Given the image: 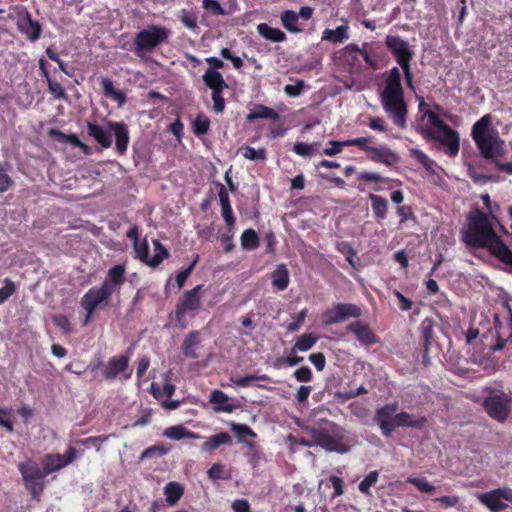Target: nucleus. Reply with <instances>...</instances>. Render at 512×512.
<instances>
[{
  "mask_svg": "<svg viewBox=\"0 0 512 512\" xmlns=\"http://www.w3.org/2000/svg\"><path fill=\"white\" fill-rule=\"evenodd\" d=\"M372 137H358L353 139H348L349 146H356L359 149L365 151L366 153L372 148L369 143L371 142Z\"/></svg>",
  "mask_w": 512,
  "mask_h": 512,
  "instance_id": "0e129e2a",
  "label": "nucleus"
},
{
  "mask_svg": "<svg viewBox=\"0 0 512 512\" xmlns=\"http://www.w3.org/2000/svg\"><path fill=\"white\" fill-rule=\"evenodd\" d=\"M358 180L362 181V182H374V183L388 181L387 178L382 177L380 174L375 173V172H368V171L361 172L358 175Z\"/></svg>",
  "mask_w": 512,
  "mask_h": 512,
  "instance_id": "69168bd1",
  "label": "nucleus"
},
{
  "mask_svg": "<svg viewBox=\"0 0 512 512\" xmlns=\"http://www.w3.org/2000/svg\"><path fill=\"white\" fill-rule=\"evenodd\" d=\"M293 376L299 382H310L313 378L312 371L308 366H302L294 371Z\"/></svg>",
  "mask_w": 512,
  "mask_h": 512,
  "instance_id": "774afa93",
  "label": "nucleus"
},
{
  "mask_svg": "<svg viewBox=\"0 0 512 512\" xmlns=\"http://www.w3.org/2000/svg\"><path fill=\"white\" fill-rule=\"evenodd\" d=\"M163 434H164V436H166L167 438L172 439V440H181L183 438H188V439L202 438L201 435L186 429L182 425L170 426L164 430Z\"/></svg>",
  "mask_w": 512,
  "mask_h": 512,
  "instance_id": "2f4dec72",
  "label": "nucleus"
},
{
  "mask_svg": "<svg viewBox=\"0 0 512 512\" xmlns=\"http://www.w3.org/2000/svg\"><path fill=\"white\" fill-rule=\"evenodd\" d=\"M329 144L331 147L325 148L323 150V154L327 156H335L342 152L343 147H348V140L345 141H337V140H330Z\"/></svg>",
  "mask_w": 512,
  "mask_h": 512,
  "instance_id": "4d7b16f0",
  "label": "nucleus"
},
{
  "mask_svg": "<svg viewBox=\"0 0 512 512\" xmlns=\"http://www.w3.org/2000/svg\"><path fill=\"white\" fill-rule=\"evenodd\" d=\"M202 7L213 16H225L228 14L217 0H202Z\"/></svg>",
  "mask_w": 512,
  "mask_h": 512,
  "instance_id": "5fc2aeb1",
  "label": "nucleus"
},
{
  "mask_svg": "<svg viewBox=\"0 0 512 512\" xmlns=\"http://www.w3.org/2000/svg\"><path fill=\"white\" fill-rule=\"evenodd\" d=\"M428 105L422 98L419 102V111L423 112V119L427 124L420 127V134L428 139L440 143L446 148L445 153L449 157H456L460 149V138L456 130L447 125L435 112L427 108Z\"/></svg>",
  "mask_w": 512,
  "mask_h": 512,
  "instance_id": "20e7f679",
  "label": "nucleus"
},
{
  "mask_svg": "<svg viewBox=\"0 0 512 512\" xmlns=\"http://www.w3.org/2000/svg\"><path fill=\"white\" fill-rule=\"evenodd\" d=\"M379 473L374 470L367 474L364 479L359 483L358 489L365 495H370V488L378 481Z\"/></svg>",
  "mask_w": 512,
  "mask_h": 512,
  "instance_id": "09e8293b",
  "label": "nucleus"
},
{
  "mask_svg": "<svg viewBox=\"0 0 512 512\" xmlns=\"http://www.w3.org/2000/svg\"><path fill=\"white\" fill-rule=\"evenodd\" d=\"M283 27L291 33H301L302 28L298 27L297 23L299 15L293 10H284L280 15Z\"/></svg>",
  "mask_w": 512,
  "mask_h": 512,
  "instance_id": "4c0bfd02",
  "label": "nucleus"
},
{
  "mask_svg": "<svg viewBox=\"0 0 512 512\" xmlns=\"http://www.w3.org/2000/svg\"><path fill=\"white\" fill-rule=\"evenodd\" d=\"M210 128V119L204 114H199L193 122V132L197 136L207 134Z\"/></svg>",
  "mask_w": 512,
  "mask_h": 512,
  "instance_id": "49530a36",
  "label": "nucleus"
},
{
  "mask_svg": "<svg viewBox=\"0 0 512 512\" xmlns=\"http://www.w3.org/2000/svg\"><path fill=\"white\" fill-rule=\"evenodd\" d=\"M349 27L347 25H340L336 29H325L322 33V40L330 41L332 43H342L349 38Z\"/></svg>",
  "mask_w": 512,
  "mask_h": 512,
  "instance_id": "f704fd0d",
  "label": "nucleus"
},
{
  "mask_svg": "<svg viewBox=\"0 0 512 512\" xmlns=\"http://www.w3.org/2000/svg\"><path fill=\"white\" fill-rule=\"evenodd\" d=\"M205 61L209 64V68L202 76L203 82L224 80L222 74L218 71L224 67V62L217 57H208Z\"/></svg>",
  "mask_w": 512,
  "mask_h": 512,
  "instance_id": "bb28decb",
  "label": "nucleus"
},
{
  "mask_svg": "<svg viewBox=\"0 0 512 512\" xmlns=\"http://www.w3.org/2000/svg\"><path fill=\"white\" fill-rule=\"evenodd\" d=\"M492 116L486 114L477 120L471 130V136L484 159L492 160L504 153V141L497 130L491 128Z\"/></svg>",
  "mask_w": 512,
  "mask_h": 512,
  "instance_id": "39448f33",
  "label": "nucleus"
},
{
  "mask_svg": "<svg viewBox=\"0 0 512 512\" xmlns=\"http://www.w3.org/2000/svg\"><path fill=\"white\" fill-rule=\"evenodd\" d=\"M53 323L59 327L65 334L72 331V325L69 318L64 314H57L52 317Z\"/></svg>",
  "mask_w": 512,
  "mask_h": 512,
  "instance_id": "13d9d810",
  "label": "nucleus"
},
{
  "mask_svg": "<svg viewBox=\"0 0 512 512\" xmlns=\"http://www.w3.org/2000/svg\"><path fill=\"white\" fill-rule=\"evenodd\" d=\"M479 502L491 512H502L508 508L504 501L512 502L511 488H496L478 496Z\"/></svg>",
  "mask_w": 512,
  "mask_h": 512,
  "instance_id": "f8f14e48",
  "label": "nucleus"
},
{
  "mask_svg": "<svg viewBox=\"0 0 512 512\" xmlns=\"http://www.w3.org/2000/svg\"><path fill=\"white\" fill-rule=\"evenodd\" d=\"M18 470L22 475L23 482L44 479L47 476L44 467L40 468L39 465L32 460L19 463Z\"/></svg>",
  "mask_w": 512,
  "mask_h": 512,
  "instance_id": "5701e85b",
  "label": "nucleus"
},
{
  "mask_svg": "<svg viewBox=\"0 0 512 512\" xmlns=\"http://www.w3.org/2000/svg\"><path fill=\"white\" fill-rule=\"evenodd\" d=\"M318 337L313 333H305L296 338L292 352L301 351L305 352L310 350L317 342Z\"/></svg>",
  "mask_w": 512,
  "mask_h": 512,
  "instance_id": "58836bf2",
  "label": "nucleus"
},
{
  "mask_svg": "<svg viewBox=\"0 0 512 512\" xmlns=\"http://www.w3.org/2000/svg\"><path fill=\"white\" fill-rule=\"evenodd\" d=\"M293 151L302 157H311L314 152V144L297 142L293 146Z\"/></svg>",
  "mask_w": 512,
  "mask_h": 512,
  "instance_id": "e2e57ef3",
  "label": "nucleus"
},
{
  "mask_svg": "<svg viewBox=\"0 0 512 512\" xmlns=\"http://www.w3.org/2000/svg\"><path fill=\"white\" fill-rule=\"evenodd\" d=\"M348 332L355 335L356 339L363 346H372L379 342V337L371 330L367 323L362 321H354L347 325Z\"/></svg>",
  "mask_w": 512,
  "mask_h": 512,
  "instance_id": "a211bd4d",
  "label": "nucleus"
},
{
  "mask_svg": "<svg viewBox=\"0 0 512 512\" xmlns=\"http://www.w3.org/2000/svg\"><path fill=\"white\" fill-rule=\"evenodd\" d=\"M16 25L19 32L25 35L31 42H35L41 37L42 25L38 21L33 20L27 10L18 14Z\"/></svg>",
  "mask_w": 512,
  "mask_h": 512,
  "instance_id": "2eb2a0df",
  "label": "nucleus"
},
{
  "mask_svg": "<svg viewBox=\"0 0 512 512\" xmlns=\"http://www.w3.org/2000/svg\"><path fill=\"white\" fill-rule=\"evenodd\" d=\"M25 488L30 492L32 498L36 501H40V496L45 488L44 479L30 480L24 482Z\"/></svg>",
  "mask_w": 512,
  "mask_h": 512,
  "instance_id": "de8ad7c7",
  "label": "nucleus"
},
{
  "mask_svg": "<svg viewBox=\"0 0 512 512\" xmlns=\"http://www.w3.org/2000/svg\"><path fill=\"white\" fill-rule=\"evenodd\" d=\"M232 442V438L227 432H220L207 438L202 444L201 449L204 452H212L221 445H229Z\"/></svg>",
  "mask_w": 512,
  "mask_h": 512,
  "instance_id": "c756f323",
  "label": "nucleus"
},
{
  "mask_svg": "<svg viewBox=\"0 0 512 512\" xmlns=\"http://www.w3.org/2000/svg\"><path fill=\"white\" fill-rule=\"evenodd\" d=\"M7 163L0 162V193L8 191L13 185V179L6 174Z\"/></svg>",
  "mask_w": 512,
  "mask_h": 512,
  "instance_id": "6e6d98bb",
  "label": "nucleus"
},
{
  "mask_svg": "<svg viewBox=\"0 0 512 512\" xmlns=\"http://www.w3.org/2000/svg\"><path fill=\"white\" fill-rule=\"evenodd\" d=\"M427 423L425 416L415 417L407 412H400L394 415L393 431L397 427H410L422 429Z\"/></svg>",
  "mask_w": 512,
  "mask_h": 512,
  "instance_id": "b1692460",
  "label": "nucleus"
},
{
  "mask_svg": "<svg viewBox=\"0 0 512 512\" xmlns=\"http://www.w3.org/2000/svg\"><path fill=\"white\" fill-rule=\"evenodd\" d=\"M108 127L111 130V133H114L117 153L119 155H124L127 152L130 142L128 126L124 122L109 121Z\"/></svg>",
  "mask_w": 512,
  "mask_h": 512,
  "instance_id": "6ab92c4d",
  "label": "nucleus"
},
{
  "mask_svg": "<svg viewBox=\"0 0 512 512\" xmlns=\"http://www.w3.org/2000/svg\"><path fill=\"white\" fill-rule=\"evenodd\" d=\"M130 354L128 352L111 357L102 369V376L107 381H113L118 375L123 374L124 380L131 378L132 370H129Z\"/></svg>",
  "mask_w": 512,
  "mask_h": 512,
  "instance_id": "ddd939ff",
  "label": "nucleus"
},
{
  "mask_svg": "<svg viewBox=\"0 0 512 512\" xmlns=\"http://www.w3.org/2000/svg\"><path fill=\"white\" fill-rule=\"evenodd\" d=\"M247 120L253 122L256 119H273L279 120V114L272 108L258 104L247 115Z\"/></svg>",
  "mask_w": 512,
  "mask_h": 512,
  "instance_id": "473e14b6",
  "label": "nucleus"
},
{
  "mask_svg": "<svg viewBox=\"0 0 512 512\" xmlns=\"http://www.w3.org/2000/svg\"><path fill=\"white\" fill-rule=\"evenodd\" d=\"M77 455V450L69 446L66 454H46L43 458V467L46 470L47 475L59 471L72 463Z\"/></svg>",
  "mask_w": 512,
  "mask_h": 512,
  "instance_id": "dca6fc26",
  "label": "nucleus"
},
{
  "mask_svg": "<svg viewBox=\"0 0 512 512\" xmlns=\"http://www.w3.org/2000/svg\"><path fill=\"white\" fill-rule=\"evenodd\" d=\"M507 321L502 323L498 314L494 315L496 335L512 341V309L506 304Z\"/></svg>",
  "mask_w": 512,
  "mask_h": 512,
  "instance_id": "cd10ccee",
  "label": "nucleus"
},
{
  "mask_svg": "<svg viewBox=\"0 0 512 512\" xmlns=\"http://www.w3.org/2000/svg\"><path fill=\"white\" fill-rule=\"evenodd\" d=\"M230 380L239 387H247L253 381H269L270 378L266 374L262 375H247L244 377H231Z\"/></svg>",
  "mask_w": 512,
  "mask_h": 512,
  "instance_id": "8fccbe9b",
  "label": "nucleus"
},
{
  "mask_svg": "<svg viewBox=\"0 0 512 512\" xmlns=\"http://www.w3.org/2000/svg\"><path fill=\"white\" fill-rule=\"evenodd\" d=\"M380 102L392 122L397 127L405 129L408 106L404 98L401 72L398 67H393L386 72L384 87L380 93Z\"/></svg>",
  "mask_w": 512,
  "mask_h": 512,
  "instance_id": "f03ea898",
  "label": "nucleus"
},
{
  "mask_svg": "<svg viewBox=\"0 0 512 512\" xmlns=\"http://www.w3.org/2000/svg\"><path fill=\"white\" fill-rule=\"evenodd\" d=\"M228 401V396L221 390H213L210 395V402L212 404L218 405L215 410L216 411H224V412H232L233 406L230 404H226Z\"/></svg>",
  "mask_w": 512,
  "mask_h": 512,
  "instance_id": "79ce46f5",
  "label": "nucleus"
},
{
  "mask_svg": "<svg viewBox=\"0 0 512 512\" xmlns=\"http://www.w3.org/2000/svg\"><path fill=\"white\" fill-rule=\"evenodd\" d=\"M101 87L104 96L116 101L119 107H122L126 103V95L124 92L115 89L113 82L109 78L104 77L101 79Z\"/></svg>",
  "mask_w": 512,
  "mask_h": 512,
  "instance_id": "7c9ffc66",
  "label": "nucleus"
},
{
  "mask_svg": "<svg viewBox=\"0 0 512 512\" xmlns=\"http://www.w3.org/2000/svg\"><path fill=\"white\" fill-rule=\"evenodd\" d=\"M133 247L135 251V258L148 265L151 257L149 256L150 247L147 238H144L141 242L136 241V243H133Z\"/></svg>",
  "mask_w": 512,
  "mask_h": 512,
  "instance_id": "37998d69",
  "label": "nucleus"
},
{
  "mask_svg": "<svg viewBox=\"0 0 512 512\" xmlns=\"http://www.w3.org/2000/svg\"><path fill=\"white\" fill-rule=\"evenodd\" d=\"M361 315V308L356 304L335 303L322 313V323L329 326L344 322L349 318H359Z\"/></svg>",
  "mask_w": 512,
  "mask_h": 512,
  "instance_id": "9b49d317",
  "label": "nucleus"
},
{
  "mask_svg": "<svg viewBox=\"0 0 512 512\" xmlns=\"http://www.w3.org/2000/svg\"><path fill=\"white\" fill-rule=\"evenodd\" d=\"M437 324L431 318H425L420 323V344L423 347V356L422 362L425 366L430 363L429 351L434 342L435 328H437Z\"/></svg>",
  "mask_w": 512,
  "mask_h": 512,
  "instance_id": "f3484780",
  "label": "nucleus"
},
{
  "mask_svg": "<svg viewBox=\"0 0 512 512\" xmlns=\"http://www.w3.org/2000/svg\"><path fill=\"white\" fill-rule=\"evenodd\" d=\"M367 157L372 162L381 163L386 166H393L399 161L398 155L386 146H372L367 153Z\"/></svg>",
  "mask_w": 512,
  "mask_h": 512,
  "instance_id": "aec40b11",
  "label": "nucleus"
},
{
  "mask_svg": "<svg viewBox=\"0 0 512 512\" xmlns=\"http://www.w3.org/2000/svg\"><path fill=\"white\" fill-rule=\"evenodd\" d=\"M48 89L57 99H66V92L62 85L56 80H48Z\"/></svg>",
  "mask_w": 512,
  "mask_h": 512,
  "instance_id": "338daca9",
  "label": "nucleus"
},
{
  "mask_svg": "<svg viewBox=\"0 0 512 512\" xmlns=\"http://www.w3.org/2000/svg\"><path fill=\"white\" fill-rule=\"evenodd\" d=\"M153 246H154V255L151 257V260L148 262V266L150 267H157L160 265V263L167 259L170 254L167 248L158 240H153Z\"/></svg>",
  "mask_w": 512,
  "mask_h": 512,
  "instance_id": "a19ab883",
  "label": "nucleus"
},
{
  "mask_svg": "<svg viewBox=\"0 0 512 512\" xmlns=\"http://www.w3.org/2000/svg\"><path fill=\"white\" fill-rule=\"evenodd\" d=\"M170 448L163 445H152L144 449L140 455V460L162 457L169 452Z\"/></svg>",
  "mask_w": 512,
  "mask_h": 512,
  "instance_id": "a18cd8bd",
  "label": "nucleus"
},
{
  "mask_svg": "<svg viewBox=\"0 0 512 512\" xmlns=\"http://www.w3.org/2000/svg\"><path fill=\"white\" fill-rule=\"evenodd\" d=\"M180 22L189 30L196 31L198 29L196 15L186 9H182L179 14Z\"/></svg>",
  "mask_w": 512,
  "mask_h": 512,
  "instance_id": "3c124183",
  "label": "nucleus"
},
{
  "mask_svg": "<svg viewBox=\"0 0 512 512\" xmlns=\"http://www.w3.org/2000/svg\"><path fill=\"white\" fill-rule=\"evenodd\" d=\"M307 431L315 439L316 446L327 452L344 454L349 451V447L342 443L345 430L331 420L319 419L313 426L307 427Z\"/></svg>",
  "mask_w": 512,
  "mask_h": 512,
  "instance_id": "423d86ee",
  "label": "nucleus"
},
{
  "mask_svg": "<svg viewBox=\"0 0 512 512\" xmlns=\"http://www.w3.org/2000/svg\"><path fill=\"white\" fill-rule=\"evenodd\" d=\"M258 33L267 40L272 42H284L286 40V34L279 28H273L266 23H260L257 26Z\"/></svg>",
  "mask_w": 512,
  "mask_h": 512,
  "instance_id": "c9c22d12",
  "label": "nucleus"
},
{
  "mask_svg": "<svg viewBox=\"0 0 512 512\" xmlns=\"http://www.w3.org/2000/svg\"><path fill=\"white\" fill-rule=\"evenodd\" d=\"M87 133L92 137L102 148L107 149L112 145L111 130L107 126L102 127L96 122H87Z\"/></svg>",
  "mask_w": 512,
  "mask_h": 512,
  "instance_id": "412c9836",
  "label": "nucleus"
},
{
  "mask_svg": "<svg viewBox=\"0 0 512 512\" xmlns=\"http://www.w3.org/2000/svg\"><path fill=\"white\" fill-rule=\"evenodd\" d=\"M126 267L123 264H117L111 267L107 272V277L101 286L90 288L81 298V307L87 312L84 320L86 325L97 308L107 304L111 296L120 289L125 283Z\"/></svg>",
  "mask_w": 512,
  "mask_h": 512,
  "instance_id": "7ed1b4c3",
  "label": "nucleus"
},
{
  "mask_svg": "<svg viewBox=\"0 0 512 512\" xmlns=\"http://www.w3.org/2000/svg\"><path fill=\"white\" fill-rule=\"evenodd\" d=\"M49 136L60 143H69L73 147L80 148L86 155L90 154V147L82 142L76 134H65L59 129L52 128Z\"/></svg>",
  "mask_w": 512,
  "mask_h": 512,
  "instance_id": "393cba45",
  "label": "nucleus"
},
{
  "mask_svg": "<svg viewBox=\"0 0 512 512\" xmlns=\"http://www.w3.org/2000/svg\"><path fill=\"white\" fill-rule=\"evenodd\" d=\"M240 240L241 246L244 250H254L260 245L259 236L252 228L244 230L241 234Z\"/></svg>",
  "mask_w": 512,
  "mask_h": 512,
  "instance_id": "ea45409f",
  "label": "nucleus"
},
{
  "mask_svg": "<svg viewBox=\"0 0 512 512\" xmlns=\"http://www.w3.org/2000/svg\"><path fill=\"white\" fill-rule=\"evenodd\" d=\"M398 403H389L378 408L374 414V421L379 425L381 433L389 437L393 432L394 415L397 414Z\"/></svg>",
  "mask_w": 512,
  "mask_h": 512,
  "instance_id": "4468645a",
  "label": "nucleus"
},
{
  "mask_svg": "<svg viewBox=\"0 0 512 512\" xmlns=\"http://www.w3.org/2000/svg\"><path fill=\"white\" fill-rule=\"evenodd\" d=\"M369 199L371 201V208L374 216L380 220L385 219L388 212L387 199L376 194H370Z\"/></svg>",
  "mask_w": 512,
  "mask_h": 512,
  "instance_id": "e433bc0d",
  "label": "nucleus"
},
{
  "mask_svg": "<svg viewBox=\"0 0 512 512\" xmlns=\"http://www.w3.org/2000/svg\"><path fill=\"white\" fill-rule=\"evenodd\" d=\"M467 229L463 241L468 247L487 249L491 255L512 270V250L496 233L488 214L475 209L467 217Z\"/></svg>",
  "mask_w": 512,
  "mask_h": 512,
  "instance_id": "f257e3e1",
  "label": "nucleus"
},
{
  "mask_svg": "<svg viewBox=\"0 0 512 512\" xmlns=\"http://www.w3.org/2000/svg\"><path fill=\"white\" fill-rule=\"evenodd\" d=\"M198 260V256H196L195 260L187 267L185 268L184 270L180 271L177 273L176 275V284L178 286V288H182L187 280V278L190 276V274L192 273L195 265H196V262Z\"/></svg>",
  "mask_w": 512,
  "mask_h": 512,
  "instance_id": "052dcab7",
  "label": "nucleus"
},
{
  "mask_svg": "<svg viewBox=\"0 0 512 512\" xmlns=\"http://www.w3.org/2000/svg\"><path fill=\"white\" fill-rule=\"evenodd\" d=\"M169 30L159 25H150L135 34L133 39V47L128 48L140 58H144L146 54L152 53L158 46L165 43L169 37ZM126 48V45H123Z\"/></svg>",
  "mask_w": 512,
  "mask_h": 512,
  "instance_id": "0eeeda50",
  "label": "nucleus"
},
{
  "mask_svg": "<svg viewBox=\"0 0 512 512\" xmlns=\"http://www.w3.org/2000/svg\"><path fill=\"white\" fill-rule=\"evenodd\" d=\"M385 45L403 70L406 85L409 88L414 89V76L411 69V61L414 57V51L410 48L408 41L399 36L387 35L385 38Z\"/></svg>",
  "mask_w": 512,
  "mask_h": 512,
  "instance_id": "1a4fd4ad",
  "label": "nucleus"
},
{
  "mask_svg": "<svg viewBox=\"0 0 512 512\" xmlns=\"http://www.w3.org/2000/svg\"><path fill=\"white\" fill-rule=\"evenodd\" d=\"M240 151L243 157L252 161H264L267 158V150L264 147L256 150L253 147L245 146L240 148Z\"/></svg>",
  "mask_w": 512,
  "mask_h": 512,
  "instance_id": "c03bdc74",
  "label": "nucleus"
},
{
  "mask_svg": "<svg viewBox=\"0 0 512 512\" xmlns=\"http://www.w3.org/2000/svg\"><path fill=\"white\" fill-rule=\"evenodd\" d=\"M203 287L204 286L202 284H199L193 289L185 291L183 295L178 299L174 311V316L179 328H187L188 322L186 319V314L188 312L195 314L201 309Z\"/></svg>",
  "mask_w": 512,
  "mask_h": 512,
  "instance_id": "9d476101",
  "label": "nucleus"
},
{
  "mask_svg": "<svg viewBox=\"0 0 512 512\" xmlns=\"http://www.w3.org/2000/svg\"><path fill=\"white\" fill-rule=\"evenodd\" d=\"M163 492L166 497V502L173 506L182 498L184 494V487L178 482L171 481L165 485Z\"/></svg>",
  "mask_w": 512,
  "mask_h": 512,
  "instance_id": "72a5a7b5",
  "label": "nucleus"
},
{
  "mask_svg": "<svg viewBox=\"0 0 512 512\" xmlns=\"http://www.w3.org/2000/svg\"><path fill=\"white\" fill-rule=\"evenodd\" d=\"M411 156L416 159L427 171H432L435 165V162L430 159L422 150L420 149H411Z\"/></svg>",
  "mask_w": 512,
  "mask_h": 512,
  "instance_id": "864d4df0",
  "label": "nucleus"
},
{
  "mask_svg": "<svg viewBox=\"0 0 512 512\" xmlns=\"http://www.w3.org/2000/svg\"><path fill=\"white\" fill-rule=\"evenodd\" d=\"M305 87V81L298 79L294 85L288 84L284 87V92L286 95L290 97H297L299 96Z\"/></svg>",
  "mask_w": 512,
  "mask_h": 512,
  "instance_id": "680f3d73",
  "label": "nucleus"
},
{
  "mask_svg": "<svg viewBox=\"0 0 512 512\" xmlns=\"http://www.w3.org/2000/svg\"><path fill=\"white\" fill-rule=\"evenodd\" d=\"M482 406L493 420L504 423L512 410V392L500 388H491L483 399Z\"/></svg>",
  "mask_w": 512,
  "mask_h": 512,
  "instance_id": "6e6552de",
  "label": "nucleus"
},
{
  "mask_svg": "<svg viewBox=\"0 0 512 512\" xmlns=\"http://www.w3.org/2000/svg\"><path fill=\"white\" fill-rule=\"evenodd\" d=\"M271 281L273 287L277 288L279 291L287 289L290 283V276L285 264L277 265L276 269L271 273Z\"/></svg>",
  "mask_w": 512,
  "mask_h": 512,
  "instance_id": "c85d7f7f",
  "label": "nucleus"
},
{
  "mask_svg": "<svg viewBox=\"0 0 512 512\" xmlns=\"http://www.w3.org/2000/svg\"><path fill=\"white\" fill-rule=\"evenodd\" d=\"M205 85L212 91L213 109L216 113H223L225 110V99L223 91L228 88L225 80L204 82Z\"/></svg>",
  "mask_w": 512,
  "mask_h": 512,
  "instance_id": "4be33fe9",
  "label": "nucleus"
},
{
  "mask_svg": "<svg viewBox=\"0 0 512 512\" xmlns=\"http://www.w3.org/2000/svg\"><path fill=\"white\" fill-rule=\"evenodd\" d=\"M407 483L414 485L422 493H432L435 490L425 477L410 476L407 478Z\"/></svg>",
  "mask_w": 512,
  "mask_h": 512,
  "instance_id": "603ef678",
  "label": "nucleus"
},
{
  "mask_svg": "<svg viewBox=\"0 0 512 512\" xmlns=\"http://www.w3.org/2000/svg\"><path fill=\"white\" fill-rule=\"evenodd\" d=\"M152 393L155 398H159L162 395H165L168 398H171L175 393V386L171 383H165L162 387V389L155 387V384L153 383L151 385Z\"/></svg>",
  "mask_w": 512,
  "mask_h": 512,
  "instance_id": "bf43d9fd",
  "label": "nucleus"
},
{
  "mask_svg": "<svg viewBox=\"0 0 512 512\" xmlns=\"http://www.w3.org/2000/svg\"><path fill=\"white\" fill-rule=\"evenodd\" d=\"M201 342L200 332L193 330L189 332L182 343L183 354L190 359H198L199 354L195 351V347Z\"/></svg>",
  "mask_w": 512,
  "mask_h": 512,
  "instance_id": "a878e982",
  "label": "nucleus"
}]
</instances>
